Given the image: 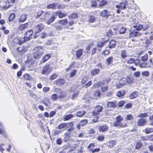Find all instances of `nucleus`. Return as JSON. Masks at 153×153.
<instances>
[{"label":"nucleus","instance_id":"5fc2aeb1","mask_svg":"<svg viewBox=\"0 0 153 153\" xmlns=\"http://www.w3.org/2000/svg\"><path fill=\"white\" fill-rule=\"evenodd\" d=\"M79 92H75L72 95L71 97V99L72 100H75L76 99L78 96Z\"/></svg>","mask_w":153,"mask_h":153},{"label":"nucleus","instance_id":"0eeeda50","mask_svg":"<svg viewBox=\"0 0 153 153\" xmlns=\"http://www.w3.org/2000/svg\"><path fill=\"white\" fill-rule=\"evenodd\" d=\"M127 5V2L125 1H124L121 2L119 4H116V7L117 8L121 10H123L126 8Z\"/></svg>","mask_w":153,"mask_h":153},{"label":"nucleus","instance_id":"4be33fe9","mask_svg":"<svg viewBox=\"0 0 153 153\" xmlns=\"http://www.w3.org/2000/svg\"><path fill=\"white\" fill-rule=\"evenodd\" d=\"M35 61L33 59H27L26 62V65L27 67H30L32 66L34 63Z\"/></svg>","mask_w":153,"mask_h":153},{"label":"nucleus","instance_id":"4468645a","mask_svg":"<svg viewBox=\"0 0 153 153\" xmlns=\"http://www.w3.org/2000/svg\"><path fill=\"white\" fill-rule=\"evenodd\" d=\"M146 120L145 119H140L137 122V125L138 126H143L145 125Z\"/></svg>","mask_w":153,"mask_h":153},{"label":"nucleus","instance_id":"5701e85b","mask_svg":"<svg viewBox=\"0 0 153 153\" xmlns=\"http://www.w3.org/2000/svg\"><path fill=\"white\" fill-rule=\"evenodd\" d=\"M116 45V42L114 40H111L109 43L108 46L110 48H114Z\"/></svg>","mask_w":153,"mask_h":153},{"label":"nucleus","instance_id":"79ce46f5","mask_svg":"<svg viewBox=\"0 0 153 153\" xmlns=\"http://www.w3.org/2000/svg\"><path fill=\"white\" fill-rule=\"evenodd\" d=\"M116 142L115 140H111L109 141L108 142V146L110 147H112L113 146L115 145Z\"/></svg>","mask_w":153,"mask_h":153},{"label":"nucleus","instance_id":"9d476101","mask_svg":"<svg viewBox=\"0 0 153 153\" xmlns=\"http://www.w3.org/2000/svg\"><path fill=\"white\" fill-rule=\"evenodd\" d=\"M54 91L57 93H59V95L58 97L59 98H62L65 96V93L61 89L55 88H54Z\"/></svg>","mask_w":153,"mask_h":153},{"label":"nucleus","instance_id":"c9c22d12","mask_svg":"<svg viewBox=\"0 0 153 153\" xmlns=\"http://www.w3.org/2000/svg\"><path fill=\"white\" fill-rule=\"evenodd\" d=\"M138 95L137 92L135 91L132 92L129 96V97L131 99H133L135 98Z\"/></svg>","mask_w":153,"mask_h":153},{"label":"nucleus","instance_id":"e2e57ef3","mask_svg":"<svg viewBox=\"0 0 153 153\" xmlns=\"http://www.w3.org/2000/svg\"><path fill=\"white\" fill-rule=\"evenodd\" d=\"M105 138V137L104 136L101 135H99L97 137V139L101 141H102Z\"/></svg>","mask_w":153,"mask_h":153},{"label":"nucleus","instance_id":"20e7f679","mask_svg":"<svg viewBox=\"0 0 153 153\" xmlns=\"http://www.w3.org/2000/svg\"><path fill=\"white\" fill-rule=\"evenodd\" d=\"M44 28V25L42 23H39L36 25L33 28V30L36 33L41 32Z\"/></svg>","mask_w":153,"mask_h":153},{"label":"nucleus","instance_id":"bb28decb","mask_svg":"<svg viewBox=\"0 0 153 153\" xmlns=\"http://www.w3.org/2000/svg\"><path fill=\"white\" fill-rule=\"evenodd\" d=\"M99 2V6L100 7H102L107 4V1L106 0H97Z\"/></svg>","mask_w":153,"mask_h":153},{"label":"nucleus","instance_id":"680f3d73","mask_svg":"<svg viewBox=\"0 0 153 153\" xmlns=\"http://www.w3.org/2000/svg\"><path fill=\"white\" fill-rule=\"evenodd\" d=\"M125 118L126 120H131L133 119V117L131 114H129L128 115H127Z\"/></svg>","mask_w":153,"mask_h":153},{"label":"nucleus","instance_id":"cd10ccee","mask_svg":"<svg viewBox=\"0 0 153 153\" xmlns=\"http://www.w3.org/2000/svg\"><path fill=\"white\" fill-rule=\"evenodd\" d=\"M127 83H128V81L125 78L121 79L119 81V83L121 84V86H124Z\"/></svg>","mask_w":153,"mask_h":153},{"label":"nucleus","instance_id":"338daca9","mask_svg":"<svg viewBox=\"0 0 153 153\" xmlns=\"http://www.w3.org/2000/svg\"><path fill=\"white\" fill-rule=\"evenodd\" d=\"M142 144L141 142H139L137 143L135 148L137 149H139L142 146Z\"/></svg>","mask_w":153,"mask_h":153},{"label":"nucleus","instance_id":"09e8293b","mask_svg":"<svg viewBox=\"0 0 153 153\" xmlns=\"http://www.w3.org/2000/svg\"><path fill=\"white\" fill-rule=\"evenodd\" d=\"M24 78L27 80H30L32 78L30 77V75L28 74H26L24 75Z\"/></svg>","mask_w":153,"mask_h":153},{"label":"nucleus","instance_id":"39448f33","mask_svg":"<svg viewBox=\"0 0 153 153\" xmlns=\"http://www.w3.org/2000/svg\"><path fill=\"white\" fill-rule=\"evenodd\" d=\"M102 107L98 105L95 107L93 111V115H98L102 111Z\"/></svg>","mask_w":153,"mask_h":153},{"label":"nucleus","instance_id":"49530a36","mask_svg":"<svg viewBox=\"0 0 153 153\" xmlns=\"http://www.w3.org/2000/svg\"><path fill=\"white\" fill-rule=\"evenodd\" d=\"M15 15L13 13H11L9 16L8 18L9 21L10 22H11L15 18Z\"/></svg>","mask_w":153,"mask_h":153},{"label":"nucleus","instance_id":"052dcab7","mask_svg":"<svg viewBox=\"0 0 153 153\" xmlns=\"http://www.w3.org/2000/svg\"><path fill=\"white\" fill-rule=\"evenodd\" d=\"M139 66L140 68H146L147 66L146 63L145 62H142L139 64Z\"/></svg>","mask_w":153,"mask_h":153},{"label":"nucleus","instance_id":"7c9ffc66","mask_svg":"<svg viewBox=\"0 0 153 153\" xmlns=\"http://www.w3.org/2000/svg\"><path fill=\"white\" fill-rule=\"evenodd\" d=\"M86 113V111L84 110H81L77 111L76 116L79 117H81L84 116Z\"/></svg>","mask_w":153,"mask_h":153},{"label":"nucleus","instance_id":"473e14b6","mask_svg":"<svg viewBox=\"0 0 153 153\" xmlns=\"http://www.w3.org/2000/svg\"><path fill=\"white\" fill-rule=\"evenodd\" d=\"M66 123H63L59 124L57 127V128L59 129L66 130Z\"/></svg>","mask_w":153,"mask_h":153},{"label":"nucleus","instance_id":"6ab92c4d","mask_svg":"<svg viewBox=\"0 0 153 153\" xmlns=\"http://www.w3.org/2000/svg\"><path fill=\"white\" fill-rule=\"evenodd\" d=\"M65 82V79L62 78L58 79L56 80V84L57 85L61 86L64 85Z\"/></svg>","mask_w":153,"mask_h":153},{"label":"nucleus","instance_id":"6e6552de","mask_svg":"<svg viewBox=\"0 0 153 153\" xmlns=\"http://www.w3.org/2000/svg\"><path fill=\"white\" fill-rule=\"evenodd\" d=\"M100 15L102 17L107 19L110 16L111 13L109 10H104L101 12Z\"/></svg>","mask_w":153,"mask_h":153},{"label":"nucleus","instance_id":"c756f323","mask_svg":"<svg viewBox=\"0 0 153 153\" xmlns=\"http://www.w3.org/2000/svg\"><path fill=\"white\" fill-rule=\"evenodd\" d=\"M113 58L112 56H111L108 57L106 59V61L107 62V65H109L113 62Z\"/></svg>","mask_w":153,"mask_h":153},{"label":"nucleus","instance_id":"f03ea898","mask_svg":"<svg viewBox=\"0 0 153 153\" xmlns=\"http://www.w3.org/2000/svg\"><path fill=\"white\" fill-rule=\"evenodd\" d=\"M44 49L41 46H38L35 47L33 51V56L34 58H40L43 55Z\"/></svg>","mask_w":153,"mask_h":153},{"label":"nucleus","instance_id":"f704fd0d","mask_svg":"<svg viewBox=\"0 0 153 153\" xmlns=\"http://www.w3.org/2000/svg\"><path fill=\"white\" fill-rule=\"evenodd\" d=\"M137 24H136L135 25H134L132 26L133 28H135L134 30H142V25H139L137 26Z\"/></svg>","mask_w":153,"mask_h":153},{"label":"nucleus","instance_id":"1a4fd4ad","mask_svg":"<svg viewBox=\"0 0 153 153\" xmlns=\"http://www.w3.org/2000/svg\"><path fill=\"white\" fill-rule=\"evenodd\" d=\"M66 130L68 131L71 132L74 129V124L72 122L66 123Z\"/></svg>","mask_w":153,"mask_h":153},{"label":"nucleus","instance_id":"ddd939ff","mask_svg":"<svg viewBox=\"0 0 153 153\" xmlns=\"http://www.w3.org/2000/svg\"><path fill=\"white\" fill-rule=\"evenodd\" d=\"M27 18V14L25 13L23 14L19 17L18 21L20 22H23L26 20Z\"/></svg>","mask_w":153,"mask_h":153},{"label":"nucleus","instance_id":"e433bc0d","mask_svg":"<svg viewBox=\"0 0 153 153\" xmlns=\"http://www.w3.org/2000/svg\"><path fill=\"white\" fill-rule=\"evenodd\" d=\"M127 52L125 50L122 51L120 53V55L122 59H125L127 56Z\"/></svg>","mask_w":153,"mask_h":153},{"label":"nucleus","instance_id":"c03bdc74","mask_svg":"<svg viewBox=\"0 0 153 153\" xmlns=\"http://www.w3.org/2000/svg\"><path fill=\"white\" fill-rule=\"evenodd\" d=\"M95 146V144L94 143H90L87 146V149L90 151H91L92 150V149Z\"/></svg>","mask_w":153,"mask_h":153},{"label":"nucleus","instance_id":"72a5a7b5","mask_svg":"<svg viewBox=\"0 0 153 153\" xmlns=\"http://www.w3.org/2000/svg\"><path fill=\"white\" fill-rule=\"evenodd\" d=\"M100 70L99 69H94L91 71V74L92 76H94L99 73Z\"/></svg>","mask_w":153,"mask_h":153},{"label":"nucleus","instance_id":"f257e3e1","mask_svg":"<svg viewBox=\"0 0 153 153\" xmlns=\"http://www.w3.org/2000/svg\"><path fill=\"white\" fill-rule=\"evenodd\" d=\"M116 120L113 123V126L116 127L120 128H124L127 126L126 123L123 122L121 123V122L123 120V118L120 116H118L115 118Z\"/></svg>","mask_w":153,"mask_h":153},{"label":"nucleus","instance_id":"423d86ee","mask_svg":"<svg viewBox=\"0 0 153 153\" xmlns=\"http://www.w3.org/2000/svg\"><path fill=\"white\" fill-rule=\"evenodd\" d=\"M33 31L32 30H27L25 34V37L26 38V41H29L32 37Z\"/></svg>","mask_w":153,"mask_h":153},{"label":"nucleus","instance_id":"864d4df0","mask_svg":"<svg viewBox=\"0 0 153 153\" xmlns=\"http://www.w3.org/2000/svg\"><path fill=\"white\" fill-rule=\"evenodd\" d=\"M95 19V18L94 16H90L89 17L88 21L90 23L94 22Z\"/></svg>","mask_w":153,"mask_h":153},{"label":"nucleus","instance_id":"8fccbe9b","mask_svg":"<svg viewBox=\"0 0 153 153\" xmlns=\"http://www.w3.org/2000/svg\"><path fill=\"white\" fill-rule=\"evenodd\" d=\"M153 132V128H147L145 130V132L146 134Z\"/></svg>","mask_w":153,"mask_h":153},{"label":"nucleus","instance_id":"37998d69","mask_svg":"<svg viewBox=\"0 0 153 153\" xmlns=\"http://www.w3.org/2000/svg\"><path fill=\"white\" fill-rule=\"evenodd\" d=\"M11 5V4H10L8 1H7L5 2V5L3 7V8L4 10L7 9L9 8Z\"/></svg>","mask_w":153,"mask_h":153},{"label":"nucleus","instance_id":"de8ad7c7","mask_svg":"<svg viewBox=\"0 0 153 153\" xmlns=\"http://www.w3.org/2000/svg\"><path fill=\"white\" fill-rule=\"evenodd\" d=\"M148 116L147 114L146 113H141L137 116V117L140 118H145Z\"/></svg>","mask_w":153,"mask_h":153},{"label":"nucleus","instance_id":"69168bd1","mask_svg":"<svg viewBox=\"0 0 153 153\" xmlns=\"http://www.w3.org/2000/svg\"><path fill=\"white\" fill-rule=\"evenodd\" d=\"M43 11L42 10H40L37 12V14L36 16V18H38L43 13Z\"/></svg>","mask_w":153,"mask_h":153},{"label":"nucleus","instance_id":"aec40b11","mask_svg":"<svg viewBox=\"0 0 153 153\" xmlns=\"http://www.w3.org/2000/svg\"><path fill=\"white\" fill-rule=\"evenodd\" d=\"M18 52L19 53V54L21 55L23 54L26 52L27 50L25 47H19L17 49Z\"/></svg>","mask_w":153,"mask_h":153},{"label":"nucleus","instance_id":"ea45409f","mask_svg":"<svg viewBox=\"0 0 153 153\" xmlns=\"http://www.w3.org/2000/svg\"><path fill=\"white\" fill-rule=\"evenodd\" d=\"M66 7L65 5L63 4H60L56 3V8L57 9H62L65 8Z\"/></svg>","mask_w":153,"mask_h":153},{"label":"nucleus","instance_id":"dca6fc26","mask_svg":"<svg viewBox=\"0 0 153 153\" xmlns=\"http://www.w3.org/2000/svg\"><path fill=\"white\" fill-rule=\"evenodd\" d=\"M88 120L84 119L81 120L79 123L77 125V127L79 129H80V126H83L85 125L88 123Z\"/></svg>","mask_w":153,"mask_h":153},{"label":"nucleus","instance_id":"b1692460","mask_svg":"<svg viewBox=\"0 0 153 153\" xmlns=\"http://www.w3.org/2000/svg\"><path fill=\"white\" fill-rule=\"evenodd\" d=\"M29 26L28 23H27L24 24H22L19 26V29L21 31H22L26 29Z\"/></svg>","mask_w":153,"mask_h":153},{"label":"nucleus","instance_id":"7ed1b4c3","mask_svg":"<svg viewBox=\"0 0 153 153\" xmlns=\"http://www.w3.org/2000/svg\"><path fill=\"white\" fill-rule=\"evenodd\" d=\"M52 70V68L50 67V65L47 64L43 67L41 73L42 74L47 75L51 72Z\"/></svg>","mask_w":153,"mask_h":153},{"label":"nucleus","instance_id":"2f4dec72","mask_svg":"<svg viewBox=\"0 0 153 153\" xmlns=\"http://www.w3.org/2000/svg\"><path fill=\"white\" fill-rule=\"evenodd\" d=\"M47 8L48 9H56V3H54L47 5Z\"/></svg>","mask_w":153,"mask_h":153},{"label":"nucleus","instance_id":"f8f14e48","mask_svg":"<svg viewBox=\"0 0 153 153\" xmlns=\"http://www.w3.org/2000/svg\"><path fill=\"white\" fill-rule=\"evenodd\" d=\"M109 127L106 124L103 125H100L99 126V131L102 132H105L108 131V130Z\"/></svg>","mask_w":153,"mask_h":153},{"label":"nucleus","instance_id":"3c124183","mask_svg":"<svg viewBox=\"0 0 153 153\" xmlns=\"http://www.w3.org/2000/svg\"><path fill=\"white\" fill-rule=\"evenodd\" d=\"M113 35L112 30L111 29H109L106 33V36L108 37H111Z\"/></svg>","mask_w":153,"mask_h":153},{"label":"nucleus","instance_id":"58836bf2","mask_svg":"<svg viewBox=\"0 0 153 153\" xmlns=\"http://www.w3.org/2000/svg\"><path fill=\"white\" fill-rule=\"evenodd\" d=\"M78 16V15L76 13H73L69 16L68 18L70 19H72L77 18Z\"/></svg>","mask_w":153,"mask_h":153},{"label":"nucleus","instance_id":"2eb2a0df","mask_svg":"<svg viewBox=\"0 0 153 153\" xmlns=\"http://www.w3.org/2000/svg\"><path fill=\"white\" fill-rule=\"evenodd\" d=\"M51 57V55L50 54H47L44 56L42 60L41 61L40 63H43L45 62L48 61Z\"/></svg>","mask_w":153,"mask_h":153},{"label":"nucleus","instance_id":"603ef678","mask_svg":"<svg viewBox=\"0 0 153 153\" xmlns=\"http://www.w3.org/2000/svg\"><path fill=\"white\" fill-rule=\"evenodd\" d=\"M134 58H130L127 61L125 62H126L127 64H128L134 63Z\"/></svg>","mask_w":153,"mask_h":153},{"label":"nucleus","instance_id":"a211bd4d","mask_svg":"<svg viewBox=\"0 0 153 153\" xmlns=\"http://www.w3.org/2000/svg\"><path fill=\"white\" fill-rule=\"evenodd\" d=\"M54 13H55L56 16V17H57V16L58 15L59 18H60L64 17L67 15V14L65 13H62L61 10L57 11Z\"/></svg>","mask_w":153,"mask_h":153},{"label":"nucleus","instance_id":"c85d7f7f","mask_svg":"<svg viewBox=\"0 0 153 153\" xmlns=\"http://www.w3.org/2000/svg\"><path fill=\"white\" fill-rule=\"evenodd\" d=\"M74 115L72 114H68L65 115L63 119L64 121H67L73 117Z\"/></svg>","mask_w":153,"mask_h":153},{"label":"nucleus","instance_id":"4d7b16f0","mask_svg":"<svg viewBox=\"0 0 153 153\" xmlns=\"http://www.w3.org/2000/svg\"><path fill=\"white\" fill-rule=\"evenodd\" d=\"M105 43V41H102L99 42L97 43V46L99 47H100V48H102L103 46Z\"/></svg>","mask_w":153,"mask_h":153},{"label":"nucleus","instance_id":"6e6d98bb","mask_svg":"<svg viewBox=\"0 0 153 153\" xmlns=\"http://www.w3.org/2000/svg\"><path fill=\"white\" fill-rule=\"evenodd\" d=\"M93 45L92 43H91L90 44H89L88 46H87L86 48V53H89V51L91 47H92Z\"/></svg>","mask_w":153,"mask_h":153},{"label":"nucleus","instance_id":"774afa93","mask_svg":"<svg viewBox=\"0 0 153 153\" xmlns=\"http://www.w3.org/2000/svg\"><path fill=\"white\" fill-rule=\"evenodd\" d=\"M57 76V75L54 74L50 76L49 79L51 80H53Z\"/></svg>","mask_w":153,"mask_h":153},{"label":"nucleus","instance_id":"4c0bfd02","mask_svg":"<svg viewBox=\"0 0 153 153\" xmlns=\"http://www.w3.org/2000/svg\"><path fill=\"white\" fill-rule=\"evenodd\" d=\"M126 93V91L124 90H121L118 91L117 94V96L118 97H121L123 96Z\"/></svg>","mask_w":153,"mask_h":153},{"label":"nucleus","instance_id":"13d9d810","mask_svg":"<svg viewBox=\"0 0 153 153\" xmlns=\"http://www.w3.org/2000/svg\"><path fill=\"white\" fill-rule=\"evenodd\" d=\"M126 30V28L124 27H122L120 29V34H124L125 33Z\"/></svg>","mask_w":153,"mask_h":153},{"label":"nucleus","instance_id":"393cba45","mask_svg":"<svg viewBox=\"0 0 153 153\" xmlns=\"http://www.w3.org/2000/svg\"><path fill=\"white\" fill-rule=\"evenodd\" d=\"M108 107L115 108L116 106V103L115 101L108 102L107 104Z\"/></svg>","mask_w":153,"mask_h":153},{"label":"nucleus","instance_id":"0e129e2a","mask_svg":"<svg viewBox=\"0 0 153 153\" xmlns=\"http://www.w3.org/2000/svg\"><path fill=\"white\" fill-rule=\"evenodd\" d=\"M141 74L143 76H148L149 75V73L148 71H143L142 72Z\"/></svg>","mask_w":153,"mask_h":153},{"label":"nucleus","instance_id":"a19ab883","mask_svg":"<svg viewBox=\"0 0 153 153\" xmlns=\"http://www.w3.org/2000/svg\"><path fill=\"white\" fill-rule=\"evenodd\" d=\"M68 22V19H66L59 21V23L63 25H66L67 24Z\"/></svg>","mask_w":153,"mask_h":153},{"label":"nucleus","instance_id":"412c9836","mask_svg":"<svg viewBox=\"0 0 153 153\" xmlns=\"http://www.w3.org/2000/svg\"><path fill=\"white\" fill-rule=\"evenodd\" d=\"M82 49H79L77 50L75 53V56L78 59H79L82 54Z\"/></svg>","mask_w":153,"mask_h":153},{"label":"nucleus","instance_id":"f3484780","mask_svg":"<svg viewBox=\"0 0 153 153\" xmlns=\"http://www.w3.org/2000/svg\"><path fill=\"white\" fill-rule=\"evenodd\" d=\"M56 17L55 14L52 16L46 21L47 24L49 25L53 22L56 18Z\"/></svg>","mask_w":153,"mask_h":153},{"label":"nucleus","instance_id":"bf43d9fd","mask_svg":"<svg viewBox=\"0 0 153 153\" xmlns=\"http://www.w3.org/2000/svg\"><path fill=\"white\" fill-rule=\"evenodd\" d=\"M25 39L26 38L24 36L23 37L20 39L19 41V45H21L25 42L27 41L26 40V39Z\"/></svg>","mask_w":153,"mask_h":153},{"label":"nucleus","instance_id":"9b49d317","mask_svg":"<svg viewBox=\"0 0 153 153\" xmlns=\"http://www.w3.org/2000/svg\"><path fill=\"white\" fill-rule=\"evenodd\" d=\"M141 35V34L140 33L136 31L134 29L130 33L129 37L130 38L134 37H137L140 36Z\"/></svg>","mask_w":153,"mask_h":153},{"label":"nucleus","instance_id":"a878e982","mask_svg":"<svg viewBox=\"0 0 153 153\" xmlns=\"http://www.w3.org/2000/svg\"><path fill=\"white\" fill-rule=\"evenodd\" d=\"M66 132L64 134V140L65 142H67L68 141L69 138L70 137L71 133H70Z\"/></svg>","mask_w":153,"mask_h":153},{"label":"nucleus","instance_id":"a18cd8bd","mask_svg":"<svg viewBox=\"0 0 153 153\" xmlns=\"http://www.w3.org/2000/svg\"><path fill=\"white\" fill-rule=\"evenodd\" d=\"M42 103L46 106H48L50 105L49 100L48 99L43 100L42 102Z\"/></svg>","mask_w":153,"mask_h":153}]
</instances>
